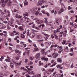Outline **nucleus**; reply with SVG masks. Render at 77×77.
<instances>
[{
	"instance_id": "nucleus-1",
	"label": "nucleus",
	"mask_w": 77,
	"mask_h": 77,
	"mask_svg": "<svg viewBox=\"0 0 77 77\" xmlns=\"http://www.w3.org/2000/svg\"><path fill=\"white\" fill-rule=\"evenodd\" d=\"M33 20L35 21V22L37 23V24H41V23H43V21L42 20L38 19L36 18H34Z\"/></svg>"
},
{
	"instance_id": "nucleus-2",
	"label": "nucleus",
	"mask_w": 77,
	"mask_h": 77,
	"mask_svg": "<svg viewBox=\"0 0 77 77\" xmlns=\"http://www.w3.org/2000/svg\"><path fill=\"white\" fill-rule=\"evenodd\" d=\"M44 2H45V3H46V2H47V0H45V1H44V0H42V1L40 0L38 1L37 3V6H39V5L42 6V3H43Z\"/></svg>"
},
{
	"instance_id": "nucleus-3",
	"label": "nucleus",
	"mask_w": 77,
	"mask_h": 77,
	"mask_svg": "<svg viewBox=\"0 0 77 77\" xmlns=\"http://www.w3.org/2000/svg\"><path fill=\"white\" fill-rule=\"evenodd\" d=\"M0 4L2 7H4L6 5V3L4 0H1Z\"/></svg>"
},
{
	"instance_id": "nucleus-4",
	"label": "nucleus",
	"mask_w": 77,
	"mask_h": 77,
	"mask_svg": "<svg viewBox=\"0 0 77 77\" xmlns=\"http://www.w3.org/2000/svg\"><path fill=\"white\" fill-rule=\"evenodd\" d=\"M46 25L51 27V29H54V28L53 27V23H52V22H48V23H46Z\"/></svg>"
},
{
	"instance_id": "nucleus-5",
	"label": "nucleus",
	"mask_w": 77,
	"mask_h": 77,
	"mask_svg": "<svg viewBox=\"0 0 77 77\" xmlns=\"http://www.w3.org/2000/svg\"><path fill=\"white\" fill-rule=\"evenodd\" d=\"M37 10V8L36 7H34L31 10V12L32 13H35V12H36V10Z\"/></svg>"
},
{
	"instance_id": "nucleus-6",
	"label": "nucleus",
	"mask_w": 77,
	"mask_h": 77,
	"mask_svg": "<svg viewBox=\"0 0 77 77\" xmlns=\"http://www.w3.org/2000/svg\"><path fill=\"white\" fill-rule=\"evenodd\" d=\"M39 56H40V53H37L35 56V58L37 59H38V60H40V58L39 57Z\"/></svg>"
},
{
	"instance_id": "nucleus-7",
	"label": "nucleus",
	"mask_w": 77,
	"mask_h": 77,
	"mask_svg": "<svg viewBox=\"0 0 77 77\" xmlns=\"http://www.w3.org/2000/svg\"><path fill=\"white\" fill-rule=\"evenodd\" d=\"M58 55L59 54H58L57 53H54L52 54V56H54L53 57V58L54 59V58L57 57L58 56Z\"/></svg>"
},
{
	"instance_id": "nucleus-8",
	"label": "nucleus",
	"mask_w": 77,
	"mask_h": 77,
	"mask_svg": "<svg viewBox=\"0 0 77 77\" xmlns=\"http://www.w3.org/2000/svg\"><path fill=\"white\" fill-rule=\"evenodd\" d=\"M60 22V21L59 20H56V21H55L54 23L55 26H57L58 24H59V23Z\"/></svg>"
},
{
	"instance_id": "nucleus-9",
	"label": "nucleus",
	"mask_w": 77,
	"mask_h": 77,
	"mask_svg": "<svg viewBox=\"0 0 77 77\" xmlns=\"http://www.w3.org/2000/svg\"><path fill=\"white\" fill-rule=\"evenodd\" d=\"M41 59L42 60H45V61H46V62H47V61H48V59L47 58H45V57H44L42 58H41Z\"/></svg>"
},
{
	"instance_id": "nucleus-10",
	"label": "nucleus",
	"mask_w": 77,
	"mask_h": 77,
	"mask_svg": "<svg viewBox=\"0 0 77 77\" xmlns=\"http://www.w3.org/2000/svg\"><path fill=\"white\" fill-rule=\"evenodd\" d=\"M15 53H17V55H19V54H20V53H21V51L17 49L15 50Z\"/></svg>"
},
{
	"instance_id": "nucleus-11",
	"label": "nucleus",
	"mask_w": 77,
	"mask_h": 77,
	"mask_svg": "<svg viewBox=\"0 0 77 77\" xmlns=\"http://www.w3.org/2000/svg\"><path fill=\"white\" fill-rule=\"evenodd\" d=\"M61 66H62L61 64L60 65L59 64H58L57 65V68H59L60 69H62L63 67H61Z\"/></svg>"
},
{
	"instance_id": "nucleus-12",
	"label": "nucleus",
	"mask_w": 77,
	"mask_h": 77,
	"mask_svg": "<svg viewBox=\"0 0 77 77\" xmlns=\"http://www.w3.org/2000/svg\"><path fill=\"white\" fill-rule=\"evenodd\" d=\"M10 63L11 64H13V65H14V64H16L17 63L15 62L14 61V60L13 59H12L11 60Z\"/></svg>"
},
{
	"instance_id": "nucleus-13",
	"label": "nucleus",
	"mask_w": 77,
	"mask_h": 77,
	"mask_svg": "<svg viewBox=\"0 0 77 77\" xmlns=\"http://www.w3.org/2000/svg\"><path fill=\"white\" fill-rule=\"evenodd\" d=\"M7 59H5V60L6 62H10V57L8 56L7 57Z\"/></svg>"
},
{
	"instance_id": "nucleus-14",
	"label": "nucleus",
	"mask_w": 77,
	"mask_h": 77,
	"mask_svg": "<svg viewBox=\"0 0 77 77\" xmlns=\"http://www.w3.org/2000/svg\"><path fill=\"white\" fill-rule=\"evenodd\" d=\"M29 36L31 38H34V36H35V34L33 33H30L29 34Z\"/></svg>"
},
{
	"instance_id": "nucleus-15",
	"label": "nucleus",
	"mask_w": 77,
	"mask_h": 77,
	"mask_svg": "<svg viewBox=\"0 0 77 77\" xmlns=\"http://www.w3.org/2000/svg\"><path fill=\"white\" fill-rule=\"evenodd\" d=\"M57 62H60V63H61V62H62V59L60 58H58L57 59Z\"/></svg>"
},
{
	"instance_id": "nucleus-16",
	"label": "nucleus",
	"mask_w": 77,
	"mask_h": 77,
	"mask_svg": "<svg viewBox=\"0 0 77 77\" xmlns=\"http://www.w3.org/2000/svg\"><path fill=\"white\" fill-rule=\"evenodd\" d=\"M63 31L65 33H67V31L66 30V29L65 27V26H64L63 28Z\"/></svg>"
},
{
	"instance_id": "nucleus-17",
	"label": "nucleus",
	"mask_w": 77,
	"mask_h": 77,
	"mask_svg": "<svg viewBox=\"0 0 77 77\" xmlns=\"http://www.w3.org/2000/svg\"><path fill=\"white\" fill-rule=\"evenodd\" d=\"M63 47L62 46H58L57 48H59V50H62L63 51Z\"/></svg>"
},
{
	"instance_id": "nucleus-18",
	"label": "nucleus",
	"mask_w": 77,
	"mask_h": 77,
	"mask_svg": "<svg viewBox=\"0 0 77 77\" xmlns=\"http://www.w3.org/2000/svg\"><path fill=\"white\" fill-rule=\"evenodd\" d=\"M37 36L38 39H41L42 38V36L41 35H37Z\"/></svg>"
},
{
	"instance_id": "nucleus-19",
	"label": "nucleus",
	"mask_w": 77,
	"mask_h": 77,
	"mask_svg": "<svg viewBox=\"0 0 77 77\" xmlns=\"http://www.w3.org/2000/svg\"><path fill=\"white\" fill-rule=\"evenodd\" d=\"M57 45H52L51 46V49H53V47H57Z\"/></svg>"
},
{
	"instance_id": "nucleus-20",
	"label": "nucleus",
	"mask_w": 77,
	"mask_h": 77,
	"mask_svg": "<svg viewBox=\"0 0 77 77\" xmlns=\"http://www.w3.org/2000/svg\"><path fill=\"white\" fill-rule=\"evenodd\" d=\"M32 77H41V76L40 74H37L35 75V76H33Z\"/></svg>"
},
{
	"instance_id": "nucleus-21",
	"label": "nucleus",
	"mask_w": 77,
	"mask_h": 77,
	"mask_svg": "<svg viewBox=\"0 0 77 77\" xmlns=\"http://www.w3.org/2000/svg\"><path fill=\"white\" fill-rule=\"evenodd\" d=\"M39 66H41V65H42L44 64V63H42L41 61H39Z\"/></svg>"
},
{
	"instance_id": "nucleus-22",
	"label": "nucleus",
	"mask_w": 77,
	"mask_h": 77,
	"mask_svg": "<svg viewBox=\"0 0 77 77\" xmlns=\"http://www.w3.org/2000/svg\"><path fill=\"white\" fill-rule=\"evenodd\" d=\"M21 63H22V61H21L19 63H16V65H21Z\"/></svg>"
},
{
	"instance_id": "nucleus-23",
	"label": "nucleus",
	"mask_w": 77,
	"mask_h": 77,
	"mask_svg": "<svg viewBox=\"0 0 77 77\" xmlns=\"http://www.w3.org/2000/svg\"><path fill=\"white\" fill-rule=\"evenodd\" d=\"M60 11L61 12H63L64 11H65V7H64L63 9V8H61Z\"/></svg>"
},
{
	"instance_id": "nucleus-24",
	"label": "nucleus",
	"mask_w": 77,
	"mask_h": 77,
	"mask_svg": "<svg viewBox=\"0 0 77 77\" xmlns=\"http://www.w3.org/2000/svg\"><path fill=\"white\" fill-rule=\"evenodd\" d=\"M6 28V26H5V25H2V27L0 28L1 29H5V28Z\"/></svg>"
},
{
	"instance_id": "nucleus-25",
	"label": "nucleus",
	"mask_w": 77,
	"mask_h": 77,
	"mask_svg": "<svg viewBox=\"0 0 77 77\" xmlns=\"http://www.w3.org/2000/svg\"><path fill=\"white\" fill-rule=\"evenodd\" d=\"M9 26H10V24L9 23H8V26H7V29L8 30H10V27Z\"/></svg>"
},
{
	"instance_id": "nucleus-26",
	"label": "nucleus",
	"mask_w": 77,
	"mask_h": 77,
	"mask_svg": "<svg viewBox=\"0 0 77 77\" xmlns=\"http://www.w3.org/2000/svg\"><path fill=\"white\" fill-rule=\"evenodd\" d=\"M28 2H25L24 3V6H26V5H28Z\"/></svg>"
},
{
	"instance_id": "nucleus-27",
	"label": "nucleus",
	"mask_w": 77,
	"mask_h": 77,
	"mask_svg": "<svg viewBox=\"0 0 77 77\" xmlns=\"http://www.w3.org/2000/svg\"><path fill=\"white\" fill-rule=\"evenodd\" d=\"M23 15L24 17H25V16H28V13H23Z\"/></svg>"
},
{
	"instance_id": "nucleus-28",
	"label": "nucleus",
	"mask_w": 77,
	"mask_h": 77,
	"mask_svg": "<svg viewBox=\"0 0 77 77\" xmlns=\"http://www.w3.org/2000/svg\"><path fill=\"white\" fill-rule=\"evenodd\" d=\"M33 63L32 62L30 61L29 63H28V65H29V66H30V65H32Z\"/></svg>"
},
{
	"instance_id": "nucleus-29",
	"label": "nucleus",
	"mask_w": 77,
	"mask_h": 77,
	"mask_svg": "<svg viewBox=\"0 0 77 77\" xmlns=\"http://www.w3.org/2000/svg\"><path fill=\"white\" fill-rule=\"evenodd\" d=\"M66 41L65 40H63V42H62V44H63V45H64L66 42Z\"/></svg>"
},
{
	"instance_id": "nucleus-30",
	"label": "nucleus",
	"mask_w": 77,
	"mask_h": 77,
	"mask_svg": "<svg viewBox=\"0 0 77 77\" xmlns=\"http://www.w3.org/2000/svg\"><path fill=\"white\" fill-rule=\"evenodd\" d=\"M55 69V68H54L52 69H49V71H50L51 72H53L54 71V70Z\"/></svg>"
},
{
	"instance_id": "nucleus-31",
	"label": "nucleus",
	"mask_w": 77,
	"mask_h": 77,
	"mask_svg": "<svg viewBox=\"0 0 77 77\" xmlns=\"http://www.w3.org/2000/svg\"><path fill=\"white\" fill-rule=\"evenodd\" d=\"M18 28L19 30H20L21 31H22V30H23V28L22 27H18Z\"/></svg>"
},
{
	"instance_id": "nucleus-32",
	"label": "nucleus",
	"mask_w": 77,
	"mask_h": 77,
	"mask_svg": "<svg viewBox=\"0 0 77 77\" xmlns=\"http://www.w3.org/2000/svg\"><path fill=\"white\" fill-rule=\"evenodd\" d=\"M20 37H21V38H24L25 37V36H24V34H21Z\"/></svg>"
},
{
	"instance_id": "nucleus-33",
	"label": "nucleus",
	"mask_w": 77,
	"mask_h": 77,
	"mask_svg": "<svg viewBox=\"0 0 77 77\" xmlns=\"http://www.w3.org/2000/svg\"><path fill=\"white\" fill-rule=\"evenodd\" d=\"M55 77H60V75L59 74H57L55 76Z\"/></svg>"
},
{
	"instance_id": "nucleus-34",
	"label": "nucleus",
	"mask_w": 77,
	"mask_h": 77,
	"mask_svg": "<svg viewBox=\"0 0 77 77\" xmlns=\"http://www.w3.org/2000/svg\"><path fill=\"white\" fill-rule=\"evenodd\" d=\"M10 26H11L12 27H14V24H13V23H10Z\"/></svg>"
},
{
	"instance_id": "nucleus-35",
	"label": "nucleus",
	"mask_w": 77,
	"mask_h": 77,
	"mask_svg": "<svg viewBox=\"0 0 77 77\" xmlns=\"http://www.w3.org/2000/svg\"><path fill=\"white\" fill-rule=\"evenodd\" d=\"M73 50H74V48H72L70 49V52H72L73 51Z\"/></svg>"
},
{
	"instance_id": "nucleus-36",
	"label": "nucleus",
	"mask_w": 77,
	"mask_h": 77,
	"mask_svg": "<svg viewBox=\"0 0 77 77\" xmlns=\"http://www.w3.org/2000/svg\"><path fill=\"white\" fill-rule=\"evenodd\" d=\"M66 66H69V63H66Z\"/></svg>"
},
{
	"instance_id": "nucleus-37",
	"label": "nucleus",
	"mask_w": 77,
	"mask_h": 77,
	"mask_svg": "<svg viewBox=\"0 0 77 77\" xmlns=\"http://www.w3.org/2000/svg\"><path fill=\"white\" fill-rule=\"evenodd\" d=\"M64 23L65 24H68V23L66 21V20H64Z\"/></svg>"
},
{
	"instance_id": "nucleus-38",
	"label": "nucleus",
	"mask_w": 77,
	"mask_h": 77,
	"mask_svg": "<svg viewBox=\"0 0 77 77\" xmlns=\"http://www.w3.org/2000/svg\"><path fill=\"white\" fill-rule=\"evenodd\" d=\"M23 18H24L25 19H26V20H30L29 18H28V17H23Z\"/></svg>"
},
{
	"instance_id": "nucleus-39",
	"label": "nucleus",
	"mask_w": 77,
	"mask_h": 77,
	"mask_svg": "<svg viewBox=\"0 0 77 77\" xmlns=\"http://www.w3.org/2000/svg\"><path fill=\"white\" fill-rule=\"evenodd\" d=\"M63 28V26L61 25L60 26V28H59V29H62Z\"/></svg>"
},
{
	"instance_id": "nucleus-40",
	"label": "nucleus",
	"mask_w": 77,
	"mask_h": 77,
	"mask_svg": "<svg viewBox=\"0 0 77 77\" xmlns=\"http://www.w3.org/2000/svg\"><path fill=\"white\" fill-rule=\"evenodd\" d=\"M51 72L50 71V70H48V72H47V74H51Z\"/></svg>"
},
{
	"instance_id": "nucleus-41",
	"label": "nucleus",
	"mask_w": 77,
	"mask_h": 77,
	"mask_svg": "<svg viewBox=\"0 0 77 77\" xmlns=\"http://www.w3.org/2000/svg\"><path fill=\"white\" fill-rule=\"evenodd\" d=\"M28 32H27V36H29V32L30 31V30H29V29H28L27 30Z\"/></svg>"
},
{
	"instance_id": "nucleus-42",
	"label": "nucleus",
	"mask_w": 77,
	"mask_h": 77,
	"mask_svg": "<svg viewBox=\"0 0 77 77\" xmlns=\"http://www.w3.org/2000/svg\"><path fill=\"white\" fill-rule=\"evenodd\" d=\"M20 76V75L19 74H17L15 75V77H19Z\"/></svg>"
},
{
	"instance_id": "nucleus-43",
	"label": "nucleus",
	"mask_w": 77,
	"mask_h": 77,
	"mask_svg": "<svg viewBox=\"0 0 77 77\" xmlns=\"http://www.w3.org/2000/svg\"><path fill=\"white\" fill-rule=\"evenodd\" d=\"M4 33H5V34H4V35L5 36H6V35H7V34L6 33V31H4Z\"/></svg>"
},
{
	"instance_id": "nucleus-44",
	"label": "nucleus",
	"mask_w": 77,
	"mask_h": 77,
	"mask_svg": "<svg viewBox=\"0 0 77 77\" xmlns=\"http://www.w3.org/2000/svg\"><path fill=\"white\" fill-rule=\"evenodd\" d=\"M28 59H26L25 60V63H27V62H28Z\"/></svg>"
},
{
	"instance_id": "nucleus-45",
	"label": "nucleus",
	"mask_w": 77,
	"mask_h": 77,
	"mask_svg": "<svg viewBox=\"0 0 77 77\" xmlns=\"http://www.w3.org/2000/svg\"><path fill=\"white\" fill-rule=\"evenodd\" d=\"M64 51L66 52H68V51H69V50H68V49H65Z\"/></svg>"
},
{
	"instance_id": "nucleus-46",
	"label": "nucleus",
	"mask_w": 77,
	"mask_h": 77,
	"mask_svg": "<svg viewBox=\"0 0 77 77\" xmlns=\"http://www.w3.org/2000/svg\"><path fill=\"white\" fill-rule=\"evenodd\" d=\"M3 73H0V77H3Z\"/></svg>"
},
{
	"instance_id": "nucleus-47",
	"label": "nucleus",
	"mask_w": 77,
	"mask_h": 77,
	"mask_svg": "<svg viewBox=\"0 0 77 77\" xmlns=\"http://www.w3.org/2000/svg\"><path fill=\"white\" fill-rule=\"evenodd\" d=\"M73 31H74V29H72L71 28L70 29V32H73Z\"/></svg>"
},
{
	"instance_id": "nucleus-48",
	"label": "nucleus",
	"mask_w": 77,
	"mask_h": 77,
	"mask_svg": "<svg viewBox=\"0 0 77 77\" xmlns=\"http://www.w3.org/2000/svg\"><path fill=\"white\" fill-rule=\"evenodd\" d=\"M72 9V8L71 7L69 6L68 7V10H70V9Z\"/></svg>"
},
{
	"instance_id": "nucleus-49",
	"label": "nucleus",
	"mask_w": 77,
	"mask_h": 77,
	"mask_svg": "<svg viewBox=\"0 0 77 77\" xmlns=\"http://www.w3.org/2000/svg\"><path fill=\"white\" fill-rule=\"evenodd\" d=\"M15 60H19V57H15Z\"/></svg>"
},
{
	"instance_id": "nucleus-50",
	"label": "nucleus",
	"mask_w": 77,
	"mask_h": 77,
	"mask_svg": "<svg viewBox=\"0 0 77 77\" xmlns=\"http://www.w3.org/2000/svg\"><path fill=\"white\" fill-rule=\"evenodd\" d=\"M55 38L56 39H58V36L57 35H55Z\"/></svg>"
},
{
	"instance_id": "nucleus-51",
	"label": "nucleus",
	"mask_w": 77,
	"mask_h": 77,
	"mask_svg": "<svg viewBox=\"0 0 77 77\" xmlns=\"http://www.w3.org/2000/svg\"><path fill=\"white\" fill-rule=\"evenodd\" d=\"M15 17L16 18H18V14H16Z\"/></svg>"
},
{
	"instance_id": "nucleus-52",
	"label": "nucleus",
	"mask_w": 77,
	"mask_h": 77,
	"mask_svg": "<svg viewBox=\"0 0 77 77\" xmlns=\"http://www.w3.org/2000/svg\"><path fill=\"white\" fill-rule=\"evenodd\" d=\"M29 59L31 60H33V58L32 57H30L29 58Z\"/></svg>"
},
{
	"instance_id": "nucleus-53",
	"label": "nucleus",
	"mask_w": 77,
	"mask_h": 77,
	"mask_svg": "<svg viewBox=\"0 0 77 77\" xmlns=\"http://www.w3.org/2000/svg\"><path fill=\"white\" fill-rule=\"evenodd\" d=\"M54 60H51V63H54Z\"/></svg>"
},
{
	"instance_id": "nucleus-54",
	"label": "nucleus",
	"mask_w": 77,
	"mask_h": 77,
	"mask_svg": "<svg viewBox=\"0 0 77 77\" xmlns=\"http://www.w3.org/2000/svg\"><path fill=\"white\" fill-rule=\"evenodd\" d=\"M69 23H70V25H72V26H73L74 25V23H73V22L72 23L70 22Z\"/></svg>"
},
{
	"instance_id": "nucleus-55",
	"label": "nucleus",
	"mask_w": 77,
	"mask_h": 77,
	"mask_svg": "<svg viewBox=\"0 0 77 77\" xmlns=\"http://www.w3.org/2000/svg\"><path fill=\"white\" fill-rule=\"evenodd\" d=\"M51 38H54V36H53V35H51Z\"/></svg>"
},
{
	"instance_id": "nucleus-56",
	"label": "nucleus",
	"mask_w": 77,
	"mask_h": 77,
	"mask_svg": "<svg viewBox=\"0 0 77 77\" xmlns=\"http://www.w3.org/2000/svg\"><path fill=\"white\" fill-rule=\"evenodd\" d=\"M38 48H37V47L36 48H34V49L35 50V51H38Z\"/></svg>"
},
{
	"instance_id": "nucleus-57",
	"label": "nucleus",
	"mask_w": 77,
	"mask_h": 77,
	"mask_svg": "<svg viewBox=\"0 0 77 77\" xmlns=\"http://www.w3.org/2000/svg\"><path fill=\"white\" fill-rule=\"evenodd\" d=\"M22 18V16H18V18Z\"/></svg>"
},
{
	"instance_id": "nucleus-58",
	"label": "nucleus",
	"mask_w": 77,
	"mask_h": 77,
	"mask_svg": "<svg viewBox=\"0 0 77 77\" xmlns=\"http://www.w3.org/2000/svg\"><path fill=\"white\" fill-rule=\"evenodd\" d=\"M56 31L57 33H59V32H60V30H59V29H57Z\"/></svg>"
},
{
	"instance_id": "nucleus-59",
	"label": "nucleus",
	"mask_w": 77,
	"mask_h": 77,
	"mask_svg": "<svg viewBox=\"0 0 77 77\" xmlns=\"http://www.w3.org/2000/svg\"><path fill=\"white\" fill-rule=\"evenodd\" d=\"M41 46L42 47H44V43H43V42H42L41 44Z\"/></svg>"
},
{
	"instance_id": "nucleus-60",
	"label": "nucleus",
	"mask_w": 77,
	"mask_h": 77,
	"mask_svg": "<svg viewBox=\"0 0 77 77\" xmlns=\"http://www.w3.org/2000/svg\"><path fill=\"white\" fill-rule=\"evenodd\" d=\"M3 23H5V24H7V23H8V22L6 21H3Z\"/></svg>"
},
{
	"instance_id": "nucleus-61",
	"label": "nucleus",
	"mask_w": 77,
	"mask_h": 77,
	"mask_svg": "<svg viewBox=\"0 0 77 77\" xmlns=\"http://www.w3.org/2000/svg\"><path fill=\"white\" fill-rule=\"evenodd\" d=\"M38 14H39V12H36L35 13V15H38Z\"/></svg>"
},
{
	"instance_id": "nucleus-62",
	"label": "nucleus",
	"mask_w": 77,
	"mask_h": 77,
	"mask_svg": "<svg viewBox=\"0 0 77 77\" xmlns=\"http://www.w3.org/2000/svg\"><path fill=\"white\" fill-rule=\"evenodd\" d=\"M33 22H32V23H29V25H32V24H33Z\"/></svg>"
},
{
	"instance_id": "nucleus-63",
	"label": "nucleus",
	"mask_w": 77,
	"mask_h": 77,
	"mask_svg": "<svg viewBox=\"0 0 77 77\" xmlns=\"http://www.w3.org/2000/svg\"><path fill=\"white\" fill-rule=\"evenodd\" d=\"M26 77H31L30 76H29L27 74H26Z\"/></svg>"
},
{
	"instance_id": "nucleus-64",
	"label": "nucleus",
	"mask_w": 77,
	"mask_h": 77,
	"mask_svg": "<svg viewBox=\"0 0 77 77\" xmlns=\"http://www.w3.org/2000/svg\"><path fill=\"white\" fill-rule=\"evenodd\" d=\"M49 32H50V33H52V32H53V30H52V29H50L49 30Z\"/></svg>"
}]
</instances>
